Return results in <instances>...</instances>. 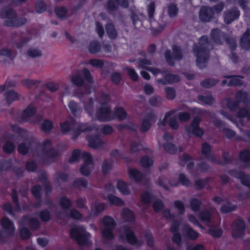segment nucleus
Wrapping results in <instances>:
<instances>
[{"mask_svg": "<svg viewBox=\"0 0 250 250\" xmlns=\"http://www.w3.org/2000/svg\"><path fill=\"white\" fill-rule=\"evenodd\" d=\"M213 49L212 42L206 36L202 37L198 44L194 45L193 50L197 57L196 62L198 67L203 68L209 58V50Z\"/></svg>", "mask_w": 250, "mask_h": 250, "instance_id": "nucleus-1", "label": "nucleus"}, {"mask_svg": "<svg viewBox=\"0 0 250 250\" xmlns=\"http://www.w3.org/2000/svg\"><path fill=\"white\" fill-rule=\"evenodd\" d=\"M192 113L196 116L193 119L191 125L186 128V131L188 135L193 134L197 137H202L204 133V130L199 126L201 121L200 116L204 115L205 110L194 108L191 110Z\"/></svg>", "mask_w": 250, "mask_h": 250, "instance_id": "nucleus-2", "label": "nucleus"}, {"mask_svg": "<svg viewBox=\"0 0 250 250\" xmlns=\"http://www.w3.org/2000/svg\"><path fill=\"white\" fill-rule=\"evenodd\" d=\"M16 84L14 81H8L0 85V94L3 93L6 104L10 106L16 100Z\"/></svg>", "mask_w": 250, "mask_h": 250, "instance_id": "nucleus-3", "label": "nucleus"}, {"mask_svg": "<svg viewBox=\"0 0 250 250\" xmlns=\"http://www.w3.org/2000/svg\"><path fill=\"white\" fill-rule=\"evenodd\" d=\"M21 136L25 141V143L20 144L18 148L19 152L22 155L27 154L29 150L30 146L35 144V139L31 136H29L28 133L25 130L17 126V136Z\"/></svg>", "mask_w": 250, "mask_h": 250, "instance_id": "nucleus-4", "label": "nucleus"}, {"mask_svg": "<svg viewBox=\"0 0 250 250\" xmlns=\"http://www.w3.org/2000/svg\"><path fill=\"white\" fill-rule=\"evenodd\" d=\"M71 82L73 84L79 87L76 90H75L74 94L80 100L85 95H88L91 92V87L89 85H85L83 87L84 83L83 79L78 74H75L71 77Z\"/></svg>", "mask_w": 250, "mask_h": 250, "instance_id": "nucleus-5", "label": "nucleus"}, {"mask_svg": "<svg viewBox=\"0 0 250 250\" xmlns=\"http://www.w3.org/2000/svg\"><path fill=\"white\" fill-rule=\"evenodd\" d=\"M50 144V141L49 140H46L43 142L42 146L43 153L42 160L43 163L47 165L56 161L59 155V152L51 148Z\"/></svg>", "mask_w": 250, "mask_h": 250, "instance_id": "nucleus-6", "label": "nucleus"}, {"mask_svg": "<svg viewBox=\"0 0 250 250\" xmlns=\"http://www.w3.org/2000/svg\"><path fill=\"white\" fill-rule=\"evenodd\" d=\"M70 235L72 238L76 239L79 244L83 245L88 243V238L90 237V234L81 226L72 229L70 231Z\"/></svg>", "mask_w": 250, "mask_h": 250, "instance_id": "nucleus-7", "label": "nucleus"}, {"mask_svg": "<svg viewBox=\"0 0 250 250\" xmlns=\"http://www.w3.org/2000/svg\"><path fill=\"white\" fill-rule=\"evenodd\" d=\"M119 240L123 242L127 241L131 245L141 244L139 243L134 232L127 226H123L120 230Z\"/></svg>", "mask_w": 250, "mask_h": 250, "instance_id": "nucleus-8", "label": "nucleus"}, {"mask_svg": "<svg viewBox=\"0 0 250 250\" xmlns=\"http://www.w3.org/2000/svg\"><path fill=\"white\" fill-rule=\"evenodd\" d=\"M103 223L104 228L102 230L103 236L108 240H112L114 238L113 230L115 226L114 220L108 216H106L103 218Z\"/></svg>", "mask_w": 250, "mask_h": 250, "instance_id": "nucleus-9", "label": "nucleus"}, {"mask_svg": "<svg viewBox=\"0 0 250 250\" xmlns=\"http://www.w3.org/2000/svg\"><path fill=\"white\" fill-rule=\"evenodd\" d=\"M0 17L2 19H6L4 22V25L8 27L15 26L16 24V14L11 8H6L0 12Z\"/></svg>", "mask_w": 250, "mask_h": 250, "instance_id": "nucleus-10", "label": "nucleus"}, {"mask_svg": "<svg viewBox=\"0 0 250 250\" xmlns=\"http://www.w3.org/2000/svg\"><path fill=\"white\" fill-rule=\"evenodd\" d=\"M81 156L84 161V164L80 168V172L83 175L88 176L90 175L93 168L92 157L87 152H83Z\"/></svg>", "mask_w": 250, "mask_h": 250, "instance_id": "nucleus-11", "label": "nucleus"}, {"mask_svg": "<svg viewBox=\"0 0 250 250\" xmlns=\"http://www.w3.org/2000/svg\"><path fill=\"white\" fill-rule=\"evenodd\" d=\"M246 229L245 223L242 219L235 220L232 226V236L234 238L241 237Z\"/></svg>", "mask_w": 250, "mask_h": 250, "instance_id": "nucleus-12", "label": "nucleus"}, {"mask_svg": "<svg viewBox=\"0 0 250 250\" xmlns=\"http://www.w3.org/2000/svg\"><path fill=\"white\" fill-rule=\"evenodd\" d=\"M240 15V12L236 7H233L226 10L223 13L224 22L226 24H229L234 20L237 19Z\"/></svg>", "mask_w": 250, "mask_h": 250, "instance_id": "nucleus-13", "label": "nucleus"}, {"mask_svg": "<svg viewBox=\"0 0 250 250\" xmlns=\"http://www.w3.org/2000/svg\"><path fill=\"white\" fill-rule=\"evenodd\" d=\"M3 138L5 141V144L3 146L4 152L7 154L12 153L15 147L14 145L15 136L9 133H4L3 135Z\"/></svg>", "mask_w": 250, "mask_h": 250, "instance_id": "nucleus-14", "label": "nucleus"}, {"mask_svg": "<svg viewBox=\"0 0 250 250\" xmlns=\"http://www.w3.org/2000/svg\"><path fill=\"white\" fill-rule=\"evenodd\" d=\"M199 18L203 22H208L214 18L213 12L210 6H203L199 13Z\"/></svg>", "mask_w": 250, "mask_h": 250, "instance_id": "nucleus-15", "label": "nucleus"}, {"mask_svg": "<svg viewBox=\"0 0 250 250\" xmlns=\"http://www.w3.org/2000/svg\"><path fill=\"white\" fill-rule=\"evenodd\" d=\"M97 118L103 122H106L113 119L110 107L108 105H101L96 112Z\"/></svg>", "mask_w": 250, "mask_h": 250, "instance_id": "nucleus-16", "label": "nucleus"}, {"mask_svg": "<svg viewBox=\"0 0 250 250\" xmlns=\"http://www.w3.org/2000/svg\"><path fill=\"white\" fill-rule=\"evenodd\" d=\"M216 212V209L214 207L205 209L200 212L199 218L204 222L209 223L211 222V217L212 214L215 213Z\"/></svg>", "mask_w": 250, "mask_h": 250, "instance_id": "nucleus-17", "label": "nucleus"}, {"mask_svg": "<svg viewBox=\"0 0 250 250\" xmlns=\"http://www.w3.org/2000/svg\"><path fill=\"white\" fill-rule=\"evenodd\" d=\"M210 36L213 41L217 44H222L226 39L225 34L218 29H212Z\"/></svg>", "mask_w": 250, "mask_h": 250, "instance_id": "nucleus-18", "label": "nucleus"}, {"mask_svg": "<svg viewBox=\"0 0 250 250\" xmlns=\"http://www.w3.org/2000/svg\"><path fill=\"white\" fill-rule=\"evenodd\" d=\"M240 45L244 50L250 49V28L243 34L240 41Z\"/></svg>", "mask_w": 250, "mask_h": 250, "instance_id": "nucleus-19", "label": "nucleus"}, {"mask_svg": "<svg viewBox=\"0 0 250 250\" xmlns=\"http://www.w3.org/2000/svg\"><path fill=\"white\" fill-rule=\"evenodd\" d=\"M88 146L92 148L97 149L104 144L99 135L90 136L88 138Z\"/></svg>", "mask_w": 250, "mask_h": 250, "instance_id": "nucleus-20", "label": "nucleus"}, {"mask_svg": "<svg viewBox=\"0 0 250 250\" xmlns=\"http://www.w3.org/2000/svg\"><path fill=\"white\" fill-rule=\"evenodd\" d=\"M22 224L23 225H26L27 224H28L31 229L32 230H36L40 226L39 221L37 219L31 218L28 216L23 217Z\"/></svg>", "mask_w": 250, "mask_h": 250, "instance_id": "nucleus-21", "label": "nucleus"}, {"mask_svg": "<svg viewBox=\"0 0 250 250\" xmlns=\"http://www.w3.org/2000/svg\"><path fill=\"white\" fill-rule=\"evenodd\" d=\"M0 61L4 64L14 60L13 52L9 50L5 49L0 50Z\"/></svg>", "mask_w": 250, "mask_h": 250, "instance_id": "nucleus-22", "label": "nucleus"}, {"mask_svg": "<svg viewBox=\"0 0 250 250\" xmlns=\"http://www.w3.org/2000/svg\"><path fill=\"white\" fill-rule=\"evenodd\" d=\"M36 113V108L32 105H29L22 112L21 117V122H26L28 118L32 116Z\"/></svg>", "mask_w": 250, "mask_h": 250, "instance_id": "nucleus-23", "label": "nucleus"}, {"mask_svg": "<svg viewBox=\"0 0 250 250\" xmlns=\"http://www.w3.org/2000/svg\"><path fill=\"white\" fill-rule=\"evenodd\" d=\"M1 224L3 228L7 231V235H10L14 229L13 222L7 217H4L1 219Z\"/></svg>", "mask_w": 250, "mask_h": 250, "instance_id": "nucleus-24", "label": "nucleus"}, {"mask_svg": "<svg viewBox=\"0 0 250 250\" xmlns=\"http://www.w3.org/2000/svg\"><path fill=\"white\" fill-rule=\"evenodd\" d=\"M105 31L108 37L112 39L115 40L118 37V32L112 23H108L105 25Z\"/></svg>", "mask_w": 250, "mask_h": 250, "instance_id": "nucleus-25", "label": "nucleus"}, {"mask_svg": "<svg viewBox=\"0 0 250 250\" xmlns=\"http://www.w3.org/2000/svg\"><path fill=\"white\" fill-rule=\"evenodd\" d=\"M224 77L230 79L228 83L229 86H241L243 84V82L240 80L239 76L226 75Z\"/></svg>", "mask_w": 250, "mask_h": 250, "instance_id": "nucleus-26", "label": "nucleus"}, {"mask_svg": "<svg viewBox=\"0 0 250 250\" xmlns=\"http://www.w3.org/2000/svg\"><path fill=\"white\" fill-rule=\"evenodd\" d=\"M130 178L136 182L141 181L144 178L143 174L137 169H131L129 171Z\"/></svg>", "mask_w": 250, "mask_h": 250, "instance_id": "nucleus-27", "label": "nucleus"}, {"mask_svg": "<svg viewBox=\"0 0 250 250\" xmlns=\"http://www.w3.org/2000/svg\"><path fill=\"white\" fill-rule=\"evenodd\" d=\"M101 44L98 41H94L89 43L88 51L90 53L96 54L101 50Z\"/></svg>", "mask_w": 250, "mask_h": 250, "instance_id": "nucleus-28", "label": "nucleus"}, {"mask_svg": "<svg viewBox=\"0 0 250 250\" xmlns=\"http://www.w3.org/2000/svg\"><path fill=\"white\" fill-rule=\"evenodd\" d=\"M183 229L186 231L187 235L189 239L194 240L198 238L199 236L198 233L190 228L189 225H185L183 226Z\"/></svg>", "mask_w": 250, "mask_h": 250, "instance_id": "nucleus-29", "label": "nucleus"}, {"mask_svg": "<svg viewBox=\"0 0 250 250\" xmlns=\"http://www.w3.org/2000/svg\"><path fill=\"white\" fill-rule=\"evenodd\" d=\"M165 26L160 25L156 21H153L151 23V30L152 34L154 36H157L160 34L164 29Z\"/></svg>", "mask_w": 250, "mask_h": 250, "instance_id": "nucleus-30", "label": "nucleus"}, {"mask_svg": "<svg viewBox=\"0 0 250 250\" xmlns=\"http://www.w3.org/2000/svg\"><path fill=\"white\" fill-rule=\"evenodd\" d=\"M113 162L109 159H105L103 162L102 166V172L104 174H107L112 169Z\"/></svg>", "mask_w": 250, "mask_h": 250, "instance_id": "nucleus-31", "label": "nucleus"}, {"mask_svg": "<svg viewBox=\"0 0 250 250\" xmlns=\"http://www.w3.org/2000/svg\"><path fill=\"white\" fill-rule=\"evenodd\" d=\"M218 80L214 79H207L201 82V85L206 88H210L215 86L218 82Z\"/></svg>", "mask_w": 250, "mask_h": 250, "instance_id": "nucleus-32", "label": "nucleus"}, {"mask_svg": "<svg viewBox=\"0 0 250 250\" xmlns=\"http://www.w3.org/2000/svg\"><path fill=\"white\" fill-rule=\"evenodd\" d=\"M122 217L126 222H132L134 220L133 212L128 208H125L122 213Z\"/></svg>", "mask_w": 250, "mask_h": 250, "instance_id": "nucleus-33", "label": "nucleus"}, {"mask_svg": "<svg viewBox=\"0 0 250 250\" xmlns=\"http://www.w3.org/2000/svg\"><path fill=\"white\" fill-rule=\"evenodd\" d=\"M40 180L42 183L45 187V190L47 194L50 193L52 190L51 184L47 180L46 174L42 173V176L40 178Z\"/></svg>", "mask_w": 250, "mask_h": 250, "instance_id": "nucleus-34", "label": "nucleus"}, {"mask_svg": "<svg viewBox=\"0 0 250 250\" xmlns=\"http://www.w3.org/2000/svg\"><path fill=\"white\" fill-rule=\"evenodd\" d=\"M116 2V0H109L107 2L106 10L111 14L118 8L119 4Z\"/></svg>", "mask_w": 250, "mask_h": 250, "instance_id": "nucleus-35", "label": "nucleus"}, {"mask_svg": "<svg viewBox=\"0 0 250 250\" xmlns=\"http://www.w3.org/2000/svg\"><path fill=\"white\" fill-rule=\"evenodd\" d=\"M178 8L176 4L172 3L167 7V13L169 17L171 18H174L177 15Z\"/></svg>", "mask_w": 250, "mask_h": 250, "instance_id": "nucleus-36", "label": "nucleus"}, {"mask_svg": "<svg viewBox=\"0 0 250 250\" xmlns=\"http://www.w3.org/2000/svg\"><path fill=\"white\" fill-rule=\"evenodd\" d=\"M198 99L204 104L208 105H211L214 102V99L211 95L208 96L199 95Z\"/></svg>", "mask_w": 250, "mask_h": 250, "instance_id": "nucleus-37", "label": "nucleus"}, {"mask_svg": "<svg viewBox=\"0 0 250 250\" xmlns=\"http://www.w3.org/2000/svg\"><path fill=\"white\" fill-rule=\"evenodd\" d=\"M107 199L111 204L119 206H123L124 204V202L120 198L112 194L108 195Z\"/></svg>", "mask_w": 250, "mask_h": 250, "instance_id": "nucleus-38", "label": "nucleus"}, {"mask_svg": "<svg viewBox=\"0 0 250 250\" xmlns=\"http://www.w3.org/2000/svg\"><path fill=\"white\" fill-rule=\"evenodd\" d=\"M190 205L191 209L194 211L197 212L200 210L202 203L198 199L193 198L190 201Z\"/></svg>", "mask_w": 250, "mask_h": 250, "instance_id": "nucleus-39", "label": "nucleus"}, {"mask_svg": "<svg viewBox=\"0 0 250 250\" xmlns=\"http://www.w3.org/2000/svg\"><path fill=\"white\" fill-rule=\"evenodd\" d=\"M165 92L166 93V97L168 100H173L176 97V90L173 87H166Z\"/></svg>", "mask_w": 250, "mask_h": 250, "instance_id": "nucleus-40", "label": "nucleus"}, {"mask_svg": "<svg viewBox=\"0 0 250 250\" xmlns=\"http://www.w3.org/2000/svg\"><path fill=\"white\" fill-rule=\"evenodd\" d=\"M225 7V3L223 1H220L217 4L213 5V6L210 7L212 8V10L213 12V14H220L222 11L223 10L224 7Z\"/></svg>", "mask_w": 250, "mask_h": 250, "instance_id": "nucleus-41", "label": "nucleus"}, {"mask_svg": "<svg viewBox=\"0 0 250 250\" xmlns=\"http://www.w3.org/2000/svg\"><path fill=\"white\" fill-rule=\"evenodd\" d=\"M164 78L166 79L167 84L173 83L180 81L179 76L174 74H167L165 75Z\"/></svg>", "mask_w": 250, "mask_h": 250, "instance_id": "nucleus-42", "label": "nucleus"}, {"mask_svg": "<svg viewBox=\"0 0 250 250\" xmlns=\"http://www.w3.org/2000/svg\"><path fill=\"white\" fill-rule=\"evenodd\" d=\"M81 100L84 103L85 110L89 114L91 115L93 112V101L92 98L88 99L87 102L83 101V99Z\"/></svg>", "mask_w": 250, "mask_h": 250, "instance_id": "nucleus-43", "label": "nucleus"}, {"mask_svg": "<svg viewBox=\"0 0 250 250\" xmlns=\"http://www.w3.org/2000/svg\"><path fill=\"white\" fill-rule=\"evenodd\" d=\"M57 16L61 19L66 18L67 9L65 7H57L55 9Z\"/></svg>", "mask_w": 250, "mask_h": 250, "instance_id": "nucleus-44", "label": "nucleus"}, {"mask_svg": "<svg viewBox=\"0 0 250 250\" xmlns=\"http://www.w3.org/2000/svg\"><path fill=\"white\" fill-rule=\"evenodd\" d=\"M236 208V206L231 205L230 203H227L221 207L220 210L223 213H227L235 210Z\"/></svg>", "mask_w": 250, "mask_h": 250, "instance_id": "nucleus-45", "label": "nucleus"}, {"mask_svg": "<svg viewBox=\"0 0 250 250\" xmlns=\"http://www.w3.org/2000/svg\"><path fill=\"white\" fill-rule=\"evenodd\" d=\"M27 55L31 58H36L42 56V52L38 48H29L27 51Z\"/></svg>", "mask_w": 250, "mask_h": 250, "instance_id": "nucleus-46", "label": "nucleus"}, {"mask_svg": "<svg viewBox=\"0 0 250 250\" xmlns=\"http://www.w3.org/2000/svg\"><path fill=\"white\" fill-rule=\"evenodd\" d=\"M118 189L124 194H130L129 190L128 189L126 184L123 181H119L117 185Z\"/></svg>", "mask_w": 250, "mask_h": 250, "instance_id": "nucleus-47", "label": "nucleus"}, {"mask_svg": "<svg viewBox=\"0 0 250 250\" xmlns=\"http://www.w3.org/2000/svg\"><path fill=\"white\" fill-rule=\"evenodd\" d=\"M240 158L243 161L247 162L248 167H250V152L249 151L247 150L242 151L240 154Z\"/></svg>", "mask_w": 250, "mask_h": 250, "instance_id": "nucleus-48", "label": "nucleus"}, {"mask_svg": "<svg viewBox=\"0 0 250 250\" xmlns=\"http://www.w3.org/2000/svg\"><path fill=\"white\" fill-rule=\"evenodd\" d=\"M173 56L175 59L180 60L183 58V55L182 54L181 48L174 45L172 46Z\"/></svg>", "mask_w": 250, "mask_h": 250, "instance_id": "nucleus-49", "label": "nucleus"}, {"mask_svg": "<svg viewBox=\"0 0 250 250\" xmlns=\"http://www.w3.org/2000/svg\"><path fill=\"white\" fill-rule=\"evenodd\" d=\"M39 216L42 221L47 222L51 218L50 212L47 209H43L40 212Z\"/></svg>", "mask_w": 250, "mask_h": 250, "instance_id": "nucleus-50", "label": "nucleus"}, {"mask_svg": "<svg viewBox=\"0 0 250 250\" xmlns=\"http://www.w3.org/2000/svg\"><path fill=\"white\" fill-rule=\"evenodd\" d=\"M131 19L134 25V28L135 29H139L141 27L142 23L141 21L139 20L138 16L133 12L131 13Z\"/></svg>", "mask_w": 250, "mask_h": 250, "instance_id": "nucleus-51", "label": "nucleus"}, {"mask_svg": "<svg viewBox=\"0 0 250 250\" xmlns=\"http://www.w3.org/2000/svg\"><path fill=\"white\" fill-rule=\"evenodd\" d=\"M21 83L22 85L26 87H31L34 85L39 84L40 82L32 79H26L22 80Z\"/></svg>", "mask_w": 250, "mask_h": 250, "instance_id": "nucleus-52", "label": "nucleus"}, {"mask_svg": "<svg viewBox=\"0 0 250 250\" xmlns=\"http://www.w3.org/2000/svg\"><path fill=\"white\" fill-rule=\"evenodd\" d=\"M53 123L49 120H44L42 125V129L45 132H50L53 128Z\"/></svg>", "mask_w": 250, "mask_h": 250, "instance_id": "nucleus-53", "label": "nucleus"}, {"mask_svg": "<svg viewBox=\"0 0 250 250\" xmlns=\"http://www.w3.org/2000/svg\"><path fill=\"white\" fill-rule=\"evenodd\" d=\"M163 147L166 151L170 154H174L177 151L176 146L172 143H167L163 145Z\"/></svg>", "mask_w": 250, "mask_h": 250, "instance_id": "nucleus-54", "label": "nucleus"}, {"mask_svg": "<svg viewBox=\"0 0 250 250\" xmlns=\"http://www.w3.org/2000/svg\"><path fill=\"white\" fill-rule=\"evenodd\" d=\"M236 98L238 102L246 103L247 102L248 94L246 92L239 91L237 92Z\"/></svg>", "mask_w": 250, "mask_h": 250, "instance_id": "nucleus-55", "label": "nucleus"}, {"mask_svg": "<svg viewBox=\"0 0 250 250\" xmlns=\"http://www.w3.org/2000/svg\"><path fill=\"white\" fill-rule=\"evenodd\" d=\"M68 106L72 113L74 115H76V113L81 110V108L79 106L78 103L75 102L74 101H70Z\"/></svg>", "mask_w": 250, "mask_h": 250, "instance_id": "nucleus-56", "label": "nucleus"}, {"mask_svg": "<svg viewBox=\"0 0 250 250\" xmlns=\"http://www.w3.org/2000/svg\"><path fill=\"white\" fill-rule=\"evenodd\" d=\"M82 72L85 79L88 83L92 84L94 83L92 75L88 69L86 68H83Z\"/></svg>", "mask_w": 250, "mask_h": 250, "instance_id": "nucleus-57", "label": "nucleus"}, {"mask_svg": "<svg viewBox=\"0 0 250 250\" xmlns=\"http://www.w3.org/2000/svg\"><path fill=\"white\" fill-rule=\"evenodd\" d=\"M151 123L146 119H143L140 127V131L143 132H147L151 126Z\"/></svg>", "mask_w": 250, "mask_h": 250, "instance_id": "nucleus-58", "label": "nucleus"}, {"mask_svg": "<svg viewBox=\"0 0 250 250\" xmlns=\"http://www.w3.org/2000/svg\"><path fill=\"white\" fill-rule=\"evenodd\" d=\"M141 164L143 167L148 168L149 167L152 166L153 161L148 156H145L142 157L141 160Z\"/></svg>", "mask_w": 250, "mask_h": 250, "instance_id": "nucleus-59", "label": "nucleus"}, {"mask_svg": "<svg viewBox=\"0 0 250 250\" xmlns=\"http://www.w3.org/2000/svg\"><path fill=\"white\" fill-rule=\"evenodd\" d=\"M208 233L214 237L219 238L222 234V230L221 229L210 228L208 229Z\"/></svg>", "mask_w": 250, "mask_h": 250, "instance_id": "nucleus-60", "label": "nucleus"}, {"mask_svg": "<svg viewBox=\"0 0 250 250\" xmlns=\"http://www.w3.org/2000/svg\"><path fill=\"white\" fill-rule=\"evenodd\" d=\"M178 118L181 122H186L191 118L190 114L188 112H183L178 114Z\"/></svg>", "mask_w": 250, "mask_h": 250, "instance_id": "nucleus-61", "label": "nucleus"}, {"mask_svg": "<svg viewBox=\"0 0 250 250\" xmlns=\"http://www.w3.org/2000/svg\"><path fill=\"white\" fill-rule=\"evenodd\" d=\"M115 113L119 120H123L126 117V113L123 108H117Z\"/></svg>", "mask_w": 250, "mask_h": 250, "instance_id": "nucleus-62", "label": "nucleus"}, {"mask_svg": "<svg viewBox=\"0 0 250 250\" xmlns=\"http://www.w3.org/2000/svg\"><path fill=\"white\" fill-rule=\"evenodd\" d=\"M172 241L178 247H180L182 246V236L179 232L173 233Z\"/></svg>", "mask_w": 250, "mask_h": 250, "instance_id": "nucleus-63", "label": "nucleus"}, {"mask_svg": "<svg viewBox=\"0 0 250 250\" xmlns=\"http://www.w3.org/2000/svg\"><path fill=\"white\" fill-rule=\"evenodd\" d=\"M60 205L62 208L66 209H69L71 206L70 201L66 197H63L60 199Z\"/></svg>", "mask_w": 250, "mask_h": 250, "instance_id": "nucleus-64", "label": "nucleus"}]
</instances>
